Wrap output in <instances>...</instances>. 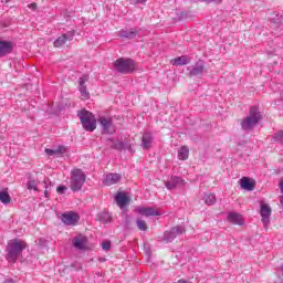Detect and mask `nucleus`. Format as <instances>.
<instances>
[{
    "mask_svg": "<svg viewBox=\"0 0 283 283\" xmlns=\"http://www.w3.org/2000/svg\"><path fill=\"white\" fill-rule=\"evenodd\" d=\"M27 247L28 243L21 239H13L9 241L6 248L8 262H17V260L21 258V254L23 253V250L27 249Z\"/></svg>",
    "mask_w": 283,
    "mask_h": 283,
    "instance_id": "obj_1",
    "label": "nucleus"
},
{
    "mask_svg": "<svg viewBox=\"0 0 283 283\" xmlns=\"http://www.w3.org/2000/svg\"><path fill=\"white\" fill-rule=\"evenodd\" d=\"M120 175L119 174H108L105 176L104 178V185H106V187H112V185H116L118 182H120Z\"/></svg>",
    "mask_w": 283,
    "mask_h": 283,
    "instance_id": "obj_14",
    "label": "nucleus"
},
{
    "mask_svg": "<svg viewBox=\"0 0 283 283\" xmlns=\"http://www.w3.org/2000/svg\"><path fill=\"white\" fill-rule=\"evenodd\" d=\"M115 202L120 209H123L129 205V197H127L126 192H117L115 195Z\"/></svg>",
    "mask_w": 283,
    "mask_h": 283,
    "instance_id": "obj_12",
    "label": "nucleus"
},
{
    "mask_svg": "<svg viewBox=\"0 0 283 283\" xmlns=\"http://www.w3.org/2000/svg\"><path fill=\"white\" fill-rule=\"evenodd\" d=\"M240 186L241 189H245L247 191H253V189H255V184L248 177L241 178Z\"/></svg>",
    "mask_w": 283,
    "mask_h": 283,
    "instance_id": "obj_22",
    "label": "nucleus"
},
{
    "mask_svg": "<svg viewBox=\"0 0 283 283\" xmlns=\"http://www.w3.org/2000/svg\"><path fill=\"white\" fill-rule=\"evenodd\" d=\"M185 180H182L180 177H171L170 180L165 182V187L169 190L176 189L178 185H184Z\"/></svg>",
    "mask_w": 283,
    "mask_h": 283,
    "instance_id": "obj_19",
    "label": "nucleus"
},
{
    "mask_svg": "<svg viewBox=\"0 0 283 283\" xmlns=\"http://www.w3.org/2000/svg\"><path fill=\"white\" fill-rule=\"evenodd\" d=\"M153 143H154V136L151 135V133H145L142 137L143 149H150Z\"/></svg>",
    "mask_w": 283,
    "mask_h": 283,
    "instance_id": "obj_20",
    "label": "nucleus"
},
{
    "mask_svg": "<svg viewBox=\"0 0 283 283\" xmlns=\"http://www.w3.org/2000/svg\"><path fill=\"white\" fill-rule=\"evenodd\" d=\"M0 202H2V205H10V202H12V198H10V193L6 191H0Z\"/></svg>",
    "mask_w": 283,
    "mask_h": 283,
    "instance_id": "obj_28",
    "label": "nucleus"
},
{
    "mask_svg": "<svg viewBox=\"0 0 283 283\" xmlns=\"http://www.w3.org/2000/svg\"><path fill=\"white\" fill-rule=\"evenodd\" d=\"M27 189L29 191H39V180L33 177H29V181L27 182Z\"/></svg>",
    "mask_w": 283,
    "mask_h": 283,
    "instance_id": "obj_26",
    "label": "nucleus"
},
{
    "mask_svg": "<svg viewBox=\"0 0 283 283\" xmlns=\"http://www.w3.org/2000/svg\"><path fill=\"white\" fill-rule=\"evenodd\" d=\"M4 1H6V3L10 2V0H4Z\"/></svg>",
    "mask_w": 283,
    "mask_h": 283,
    "instance_id": "obj_42",
    "label": "nucleus"
},
{
    "mask_svg": "<svg viewBox=\"0 0 283 283\" xmlns=\"http://www.w3.org/2000/svg\"><path fill=\"white\" fill-rule=\"evenodd\" d=\"M90 81L88 75H84L78 78V92L81 93V96L87 101L90 98V92H87V85H85Z\"/></svg>",
    "mask_w": 283,
    "mask_h": 283,
    "instance_id": "obj_8",
    "label": "nucleus"
},
{
    "mask_svg": "<svg viewBox=\"0 0 283 283\" xmlns=\"http://www.w3.org/2000/svg\"><path fill=\"white\" fill-rule=\"evenodd\" d=\"M12 52V43L8 41H0V56H6Z\"/></svg>",
    "mask_w": 283,
    "mask_h": 283,
    "instance_id": "obj_23",
    "label": "nucleus"
},
{
    "mask_svg": "<svg viewBox=\"0 0 283 283\" xmlns=\"http://www.w3.org/2000/svg\"><path fill=\"white\" fill-rule=\"evenodd\" d=\"M29 8H30L31 10H36V3H31V4H29Z\"/></svg>",
    "mask_w": 283,
    "mask_h": 283,
    "instance_id": "obj_38",
    "label": "nucleus"
},
{
    "mask_svg": "<svg viewBox=\"0 0 283 283\" xmlns=\"http://www.w3.org/2000/svg\"><path fill=\"white\" fill-rule=\"evenodd\" d=\"M111 247H112V242L111 241H104L102 243L103 251H109Z\"/></svg>",
    "mask_w": 283,
    "mask_h": 283,
    "instance_id": "obj_34",
    "label": "nucleus"
},
{
    "mask_svg": "<svg viewBox=\"0 0 283 283\" xmlns=\"http://www.w3.org/2000/svg\"><path fill=\"white\" fill-rule=\"evenodd\" d=\"M273 138L275 143H280V145H283V130H279Z\"/></svg>",
    "mask_w": 283,
    "mask_h": 283,
    "instance_id": "obj_32",
    "label": "nucleus"
},
{
    "mask_svg": "<svg viewBox=\"0 0 283 283\" xmlns=\"http://www.w3.org/2000/svg\"><path fill=\"white\" fill-rule=\"evenodd\" d=\"M202 3H218V1H222V0H200Z\"/></svg>",
    "mask_w": 283,
    "mask_h": 283,
    "instance_id": "obj_36",
    "label": "nucleus"
},
{
    "mask_svg": "<svg viewBox=\"0 0 283 283\" xmlns=\"http://www.w3.org/2000/svg\"><path fill=\"white\" fill-rule=\"evenodd\" d=\"M203 200L208 206L216 205V195L208 192L203 196Z\"/></svg>",
    "mask_w": 283,
    "mask_h": 283,
    "instance_id": "obj_29",
    "label": "nucleus"
},
{
    "mask_svg": "<svg viewBox=\"0 0 283 283\" xmlns=\"http://www.w3.org/2000/svg\"><path fill=\"white\" fill-rule=\"evenodd\" d=\"M65 191H67V186L61 185L56 188V192L60 193V196H63Z\"/></svg>",
    "mask_w": 283,
    "mask_h": 283,
    "instance_id": "obj_33",
    "label": "nucleus"
},
{
    "mask_svg": "<svg viewBox=\"0 0 283 283\" xmlns=\"http://www.w3.org/2000/svg\"><path fill=\"white\" fill-rule=\"evenodd\" d=\"M113 67L119 74H132L136 71V62L133 59L119 57L114 62Z\"/></svg>",
    "mask_w": 283,
    "mask_h": 283,
    "instance_id": "obj_4",
    "label": "nucleus"
},
{
    "mask_svg": "<svg viewBox=\"0 0 283 283\" xmlns=\"http://www.w3.org/2000/svg\"><path fill=\"white\" fill-rule=\"evenodd\" d=\"M260 120H262V114L258 111L256 106H252L248 116L241 120V127L244 132H251Z\"/></svg>",
    "mask_w": 283,
    "mask_h": 283,
    "instance_id": "obj_2",
    "label": "nucleus"
},
{
    "mask_svg": "<svg viewBox=\"0 0 283 283\" xmlns=\"http://www.w3.org/2000/svg\"><path fill=\"white\" fill-rule=\"evenodd\" d=\"M228 220L232 224H239V227H242V224H244V219H242V214L237 212H229Z\"/></svg>",
    "mask_w": 283,
    "mask_h": 283,
    "instance_id": "obj_17",
    "label": "nucleus"
},
{
    "mask_svg": "<svg viewBox=\"0 0 283 283\" xmlns=\"http://www.w3.org/2000/svg\"><path fill=\"white\" fill-rule=\"evenodd\" d=\"M271 206L269 203H262L260 214L262 218L263 224L266 227V224H270L271 222Z\"/></svg>",
    "mask_w": 283,
    "mask_h": 283,
    "instance_id": "obj_9",
    "label": "nucleus"
},
{
    "mask_svg": "<svg viewBox=\"0 0 283 283\" xmlns=\"http://www.w3.org/2000/svg\"><path fill=\"white\" fill-rule=\"evenodd\" d=\"M44 185H45V188H48V182L46 181H44Z\"/></svg>",
    "mask_w": 283,
    "mask_h": 283,
    "instance_id": "obj_41",
    "label": "nucleus"
},
{
    "mask_svg": "<svg viewBox=\"0 0 283 283\" xmlns=\"http://www.w3.org/2000/svg\"><path fill=\"white\" fill-rule=\"evenodd\" d=\"M85 132H94L96 129V117L88 111L82 109L77 113Z\"/></svg>",
    "mask_w": 283,
    "mask_h": 283,
    "instance_id": "obj_5",
    "label": "nucleus"
},
{
    "mask_svg": "<svg viewBox=\"0 0 283 283\" xmlns=\"http://www.w3.org/2000/svg\"><path fill=\"white\" fill-rule=\"evenodd\" d=\"M281 191L283 192V181L281 182Z\"/></svg>",
    "mask_w": 283,
    "mask_h": 283,
    "instance_id": "obj_40",
    "label": "nucleus"
},
{
    "mask_svg": "<svg viewBox=\"0 0 283 283\" xmlns=\"http://www.w3.org/2000/svg\"><path fill=\"white\" fill-rule=\"evenodd\" d=\"M98 123L102 126L103 134H113L112 129V119L106 117H99Z\"/></svg>",
    "mask_w": 283,
    "mask_h": 283,
    "instance_id": "obj_16",
    "label": "nucleus"
},
{
    "mask_svg": "<svg viewBox=\"0 0 283 283\" xmlns=\"http://www.w3.org/2000/svg\"><path fill=\"white\" fill-rule=\"evenodd\" d=\"M187 70L189 76H202V74H205V62L199 61L195 65L189 66Z\"/></svg>",
    "mask_w": 283,
    "mask_h": 283,
    "instance_id": "obj_7",
    "label": "nucleus"
},
{
    "mask_svg": "<svg viewBox=\"0 0 283 283\" xmlns=\"http://www.w3.org/2000/svg\"><path fill=\"white\" fill-rule=\"evenodd\" d=\"M138 35V31L136 29H122L118 32V36H120L122 39H136V36Z\"/></svg>",
    "mask_w": 283,
    "mask_h": 283,
    "instance_id": "obj_18",
    "label": "nucleus"
},
{
    "mask_svg": "<svg viewBox=\"0 0 283 283\" xmlns=\"http://www.w3.org/2000/svg\"><path fill=\"white\" fill-rule=\"evenodd\" d=\"M73 247H75V249H78L80 251L87 249V238L83 235L75 237L73 239Z\"/></svg>",
    "mask_w": 283,
    "mask_h": 283,
    "instance_id": "obj_15",
    "label": "nucleus"
},
{
    "mask_svg": "<svg viewBox=\"0 0 283 283\" xmlns=\"http://www.w3.org/2000/svg\"><path fill=\"white\" fill-rule=\"evenodd\" d=\"M62 222L64 224H67L69 227L72 224H76V222H78V214H76L74 212L63 213Z\"/></svg>",
    "mask_w": 283,
    "mask_h": 283,
    "instance_id": "obj_13",
    "label": "nucleus"
},
{
    "mask_svg": "<svg viewBox=\"0 0 283 283\" xmlns=\"http://www.w3.org/2000/svg\"><path fill=\"white\" fill-rule=\"evenodd\" d=\"M136 222L139 231H147V222H145L143 219H137Z\"/></svg>",
    "mask_w": 283,
    "mask_h": 283,
    "instance_id": "obj_31",
    "label": "nucleus"
},
{
    "mask_svg": "<svg viewBox=\"0 0 283 283\" xmlns=\"http://www.w3.org/2000/svg\"><path fill=\"white\" fill-rule=\"evenodd\" d=\"M86 180H87V175H85V171H83L80 168H74L71 171L70 189L73 190L74 192L81 191Z\"/></svg>",
    "mask_w": 283,
    "mask_h": 283,
    "instance_id": "obj_3",
    "label": "nucleus"
},
{
    "mask_svg": "<svg viewBox=\"0 0 283 283\" xmlns=\"http://www.w3.org/2000/svg\"><path fill=\"white\" fill-rule=\"evenodd\" d=\"M123 149H132V145L127 144V143H124Z\"/></svg>",
    "mask_w": 283,
    "mask_h": 283,
    "instance_id": "obj_37",
    "label": "nucleus"
},
{
    "mask_svg": "<svg viewBox=\"0 0 283 283\" xmlns=\"http://www.w3.org/2000/svg\"><path fill=\"white\" fill-rule=\"evenodd\" d=\"M191 63V59L187 55H181L172 60V65H189Z\"/></svg>",
    "mask_w": 283,
    "mask_h": 283,
    "instance_id": "obj_25",
    "label": "nucleus"
},
{
    "mask_svg": "<svg viewBox=\"0 0 283 283\" xmlns=\"http://www.w3.org/2000/svg\"><path fill=\"white\" fill-rule=\"evenodd\" d=\"M45 198H50V192L48 190L44 191Z\"/></svg>",
    "mask_w": 283,
    "mask_h": 283,
    "instance_id": "obj_39",
    "label": "nucleus"
},
{
    "mask_svg": "<svg viewBox=\"0 0 283 283\" xmlns=\"http://www.w3.org/2000/svg\"><path fill=\"white\" fill-rule=\"evenodd\" d=\"M179 160H187L189 158V147L182 146L178 149Z\"/></svg>",
    "mask_w": 283,
    "mask_h": 283,
    "instance_id": "obj_27",
    "label": "nucleus"
},
{
    "mask_svg": "<svg viewBox=\"0 0 283 283\" xmlns=\"http://www.w3.org/2000/svg\"><path fill=\"white\" fill-rule=\"evenodd\" d=\"M66 148L65 146H59L56 148H46L45 154L46 156H63L65 154Z\"/></svg>",
    "mask_w": 283,
    "mask_h": 283,
    "instance_id": "obj_21",
    "label": "nucleus"
},
{
    "mask_svg": "<svg viewBox=\"0 0 283 283\" xmlns=\"http://www.w3.org/2000/svg\"><path fill=\"white\" fill-rule=\"evenodd\" d=\"M136 212L139 213V216H146V218L151 216H160V212L151 207H137Z\"/></svg>",
    "mask_w": 283,
    "mask_h": 283,
    "instance_id": "obj_11",
    "label": "nucleus"
},
{
    "mask_svg": "<svg viewBox=\"0 0 283 283\" xmlns=\"http://www.w3.org/2000/svg\"><path fill=\"white\" fill-rule=\"evenodd\" d=\"M111 143H113L111 147L113 149H117L118 151H122L123 147H125V142H114L111 139Z\"/></svg>",
    "mask_w": 283,
    "mask_h": 283,
    "instance_id": "obj_30",
    "label": "nucleus"
},
{
    "mask_svg": "<svg viewBox=\"0 0 283 283\" xmlns=\"http://www.w3.org/2000/svg\"><path fill=\"white\" fill-rule=\"evenodd\" d=\"M134 6H138V3L145 4L147 0H130Z\"/></svg>",
    "mask_w": 283,
    "mask_h": 283,
    "instance_id": "obj_35",
    "label": "nucleus"
},
{
    "mask_svg": "<svg viewBox=\"0 0 283 283\" xmlns=\"http://www.w3.org/2000/svg\"><path fill=\"white\" fill-rule=\"evenodd\" d=\"M72 39H74V31H69L54 41V48H63V45H65L67 41H72Z\"/></svg>",
    "mask_w": 283,
    "mask_h": 283,
    "instance_id": "obj_10",
    "label": "nucleus"
},
{
    "mask_svg": "<svg viewBox=\"0 0 283 283\" xmlns=\"http://www.w3.org/2000/svg\"><path fill=\"white\" fill-rule=\"evenodd\" d=\"M185 233V229L182 226H177L170 229V231H166L164 233V242H174L178 235H182Z\"/></svg>",
    "mask_w": 283,
    "mask_h": 283,
    "instance_id": "obj_6",
    "label": "nucleus"
},
{
    "mask_svg": "<svg viewBox=\"0 0 283 283\" xmlns=\"http://www.w3.org/2000/svg\"><path fill=\"white\" fill-rule=\"evenodd\" d=\"M270 21L272 23V28H280L282 25L283 18L280 14L272 13Z\"/></svg>",
    "mask_w": 283,
    "mask_h": 283,
    "instance_id": "obj_24",
    "label": "nucleus"
}]
</instances>
